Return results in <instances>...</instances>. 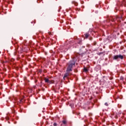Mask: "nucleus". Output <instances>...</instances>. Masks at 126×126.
Masks as SVG:
<instances>
[{
  "label": "nucleus",
  "instance_id": "3",
  "mask_svg": "<svg viewBox=\"0 0 126 126\" xmlns=\"http://www.w3.org/2000/svg\"><path fill=\"white\" fill-rule=\"evenodd\" d=\"M68 75H69V73H66L64 75L63 79H64V78H65L66 77H67V76H68Z\"/></svg>",
  "mask_w": 126,
  "mask_h": 126
},
{
  "label": "nucleus",
  "instance_id": "2",
  "mask_svg": "<svg viewBox=\"0 0 126 126\" xmlns=\"http://www.w3.org/2000/svg\"><path fill=\"white\" fill-rule=\"evenodd\" d=\"M118 59H120L121 60L124 59V56L121 55H115L113 57V60H118Z\"/></svg>",
  "mask_w": 126,
  "mask_h": 126
},
{
  "label": "nucleus",
  "instance_id": "8",
  "mask_svg": "<svg viewBox=\"0 0 126 126\" xmlns=\"http://www.w3.org/2000/svg\"><path fill=\"white\" fill-rule=\"evenodd\" d=\"M84 71H85L86 72L88 71V69H87V68H84Z\"/></svg>",
  "mask_w": 126,
  "mask_h": 126
},
{
  "label": "nucleus",
  "instance_id": "9",
  "mask_svg": "<svg viewBox=\"0 0 126 126\" xmlns=\"http://www.w3.org/2000/svg\"><path fill=\"white\" fill-rule=\"evenodd\" d=\"M53 126H57V123H54V124H53Z\"/></svg>",
  "mask_w": 126,
  "mask_h": 126
},
{
  "label": "nucleus",
  "instance_id": "5",
  "mask_svg": "<svg viewBox=\"0 0 126 126\" xmlns=\"http://www.w3.org/2000/svg\"><path fill=\"white\" fill-rule=\"evenodd\" d=\"M113 20H112V21H115V20H119V17H116V18H113Z\"/></svg>",
  "mask_w": 126,
  "mask_h": 126
},
{
  "label": "nucleus",
  "instance_id": "11",
  "mask_svg": "<svg viewBox=\"0 0 126 126\" xmlns=\"http://www.w3.org/2000/svg\"><path fill=\"white\" fill-rule=\"evenodd\" d=\"M48 34H49V35H52V32H48Z\"/></svg>",
  "mask_w": 126,
  "mask_h": 126
},
{
  "label": "nucleus",
  "instance_id": "7",
  "mask_svg": "<svg viewBox=\"0 0 126 126\" xmlns=\"http://www.w3.org/2000/svg\"><path fill=\"white\" fill-rule=\"evenodd\" d=\"M45 82H47V83L50 82H49V79H47V78L45 79Z\"/></svg>",
  "mask_w": 126,
  "mask_h": 126
},
{
  "label": "nucleus",
  "instance_id": "1",
  "mask_svg": "<svg viewBox=\"0 0 126 126\" xmlns=\"http://www.w3.org/2000/svg\"><path fill=\"white\" fill-rule=\"evenodd\" d=\"M67 67L66 68V72H69V71H72V66L75 65V62L73 61H71L67 64Z\"/></svg>",
  "mask_w": 126,
  "mask_h": 126
},
{
  "label": "nucleus",
  "instance_id": "4",
  "mask_svg": "<svg viewBox=\"0 0 126 126\" xmlns=\"http://www.w3.org/2000/svg\"><path fill=\"white\" fill-rule=\"evenodd\" d=\"M85 36L86 38V39H87V38H88L89 37V33L85 34Z\"/></svg>",
  "mask_w": 126,
  "mask_h": 126
},
{
  "label": "nucleus",
  "instance_id": "6",
  "mask_svg": "<svg viewBox=\"0 0 126 126\" xmlns=\"http://www.w3.org/2000/svg\"><path fill=\"white\" fill-rule=\"evenodd\" d=\"M62 123H63V125H66V123H67L66 121H65V120H63V121H62Z\"/></svg>",
  "mask_w": 126,
  "mask_h": 126
},
{
  "label": "nucleus",
  "instance_id": "10",
  "mask_svg": "<svg viewBox=\"0 0 126 126\" xmlns=\"http://www.w3.org/2000/svg\"><path fill=\"white\" fill-rule=\"evenodd\" d=\"M105 106H108L109 105V104H108V103H107V102H106L105 103Z\"/></svg>",
  "mask_w": 126,
  "mask_h": 126
},
{
  "label": "nucleus",
  "instance_id": "12",
  "mask_svg": "<svg viewBox=\"0 0 126 126\" xmlns=\"http://www.w3.org/2000/svg\"><path fill=\"white\" fill-rule=\"evenodd\" d=\"M118 118V116H115V118L117 119Z\"/></svg>",
  "mask_w": 126,
  "mask_h": 126
}]
</instances>
